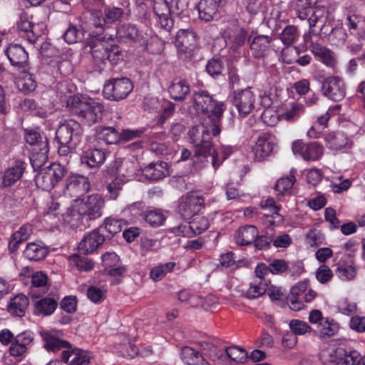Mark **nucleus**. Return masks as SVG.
I'll return each instance as SVG.
<instances>
[{"label":"nucleus","mask_w":365,"mask_h":365,"mask_svg":"<svg viewBox=\"0 0 365 365\" xmlns=\"http://www.w3.org/2000/svg\"><path fill=\"white\" fill-rule=\"evenodd\" d=\"M299 36L297 28L289 25L282 30L280 34V39L284 44L289 46L297 41Z\"/></svg>","instance_id":"nucleus-55"},{"label":"nucleus","mask_w":365,"mask_h":365,"mask_svg":"<svg viewBox=\"0 0 365 365\" xmlns=\"http://www.w3.org/2000/svg\"><path fill=\"white\" fill-rule=\"evenodd\" d=\"M117 38L125 43H140L143 44L146 39L143 34L135 25L123 24L116 30Z\"/></svg>","instance_id":"nucleus-23"},{"label":"nucleus","mask_w":365,"mask_h":365,"mask_svg":"<svg viewBox=\"0 0 365 365\" xmlns=\"http://www.w3.org/2000/svg\"><path fill=\"white\" fill-rule=\"evenodd\" d=\"M347 48L352 54H356L365 48V37L351 36L348 40Z\"/></svg>","instance_id":"nucleus-60"},{"label":"nucleus","mask_w":365,"mask_h":365,"mask_svg":"<svg viewBox=\"0 0 365 365\" xmlns=\"http://www.w3.org/2000/svg\"><path fill=\"white\" fill-rule=\"evenodd\" d=\"M29 304L28 297L23 294H19L11 299L7 310L13 316L22 317L24 316Z\"/></svg>","instance_id":"nucleus-38"},{"label":"nucleus","mask_w":365,"mask_h":365,"mask_svg":"<svg viewBox=\"0 0 365 365\" xmlns=\"http://www.w3.org/2000/svg\"><path fill=\"white\" fill-rule=\"evenodd\" d=\"M275 144V138L273 135L268 133L261 134L253 148L255 159L261 161L270 155Z\"/></svg>","instance_id":"nucleus-20"},{"label":"nucleus","mask_w":365,"mask_h":365,"mask_svg":"<svg viewBox=\"0 0 365 365\" xmlns=\"http://www.w3.org/2000/svg\"><path fill=\"white\" fill-rule=\"evenodd\" d=\"M143 173L148 179L158 181L169 175L168 164L165 162L150 163L144 168Z\"/></svg>","instance_id":"nucleus-32"},{"label":"nucleus","mask_w":365,"mask_h":365,"mask_svg":"<svg viewBox=\"0 0 365 365\" xmlns=\"http://www.w3.org/2000/svg\"><path fill=\"white\" fill-rule=\"evenodd\" d=\"M307 288V282H298L291 288L290 293L287 298V302L290 309L297 312L304 308V303L299 299V297L306 291Z\"/></svg>","instance_id":"nucleus-28"},{"label":"nucleus","mask_w":365,"mask_h":365,"mask_svg":"<svg viewBox=\"0 0 365 365\" xmlns=\"http://www.w3.org/2000/svg\"><path fill=\"white\" fill-rule=\"evenodd\" d=\"M346 34L342 28L332 29L329 35L331 43L335 46L343 45L346 41Z\"/></svg>","instance_id":"nucleus-58"},{"label":"nucleus","mask_w":365,"mask_h":365,"mask_svg":"<svg viewBox=\"0 0 365 365\" xmlns=\"http://www.w3.org/2000/svg\"><path fill=\"white\" fill-rule=\"evenodd\" d=\"M175 265V262H173L159 264L151 269L150 277L155 282L160 281L163 279L168 273L171 272Z\"/></svg>","instance_id":"nucleus-47"},{"label":"nucleus","mask_w":365,"mask_h":365,"mask_svg":"<svg viewBox=\"0 0 365 365\" xmlns=\"http://www.w3.org/2000/svg\"><path fill=\"white\" fill-rule=\"evenodd\" d=\"M324 96L334 101H339L346 96V86L342 78L332 76L326 78L322 86Z\"/></svg>","instance_id":"nucleus-14"},{"label":"nucleus","mask_w":365,"mask_h":365,"mask_svg":"<svg viewBox=\"0 0 365 365\" xmlns=\"http://www.w3.org/2000/svg\"><path fill=\"white\" fill-rule=\"evenodd\" d=\"M225 353L227 357L235 364L245 363L247 359L246 350L237 346L227 347Z\"/></svg>","instance_id":"nucleus-53"},{"label":"nucleus","mask_w":365,"mask_h":365,"mask_svg":"<svg viewBox=\"0 0 365 365\" xmlns=\"http://www.w3.org/2000/svg\"><path fill=\"white\" fill-rule=\"evenodd\" d=\"M62 361L67 365H88L91 356L87 351L71 346L63 351Z\"/></svg>","instance_id":"nucleus-24"},{"label":"nucleus","mask_w":365,"mask_h":365,"mask_svg":"<svg viewBox=\"0 0 365 365\" xmlns=\"http://www.w3.org/2000/svg\"><path fill=\"white\" fill-rule=\"evenodd\" d=\"M68 261L71 265L76 267L79 271L88 272L93 268V262L91 259L77 254L69 256Z\"/></svg>","instance_id":"nucleus-50"},{"label":"nucleus","mask_w":365,"mask_h":365,"mask_svg":"<svg viewBox=\"0 0 365 365\" xmlns=\"http://www.w3.org/2000/svg\"><path fill=\"white\" fill-rule=\"evenodd\" d=\"M361 356L357 351H346L344 349L341 365H361Z\"/></svg>","instance_id":"nucleus-64"},{"label":"nucleus","mask_w":365,"mask_h":365,"mask_svg":"<svg viewBox=\"0 0 365 365\" xmlns=\"http://www.w3.org/2000/svg\"><path fill=\"white\" fill-rule=\"evenodd\" d=\"M295 182L296 178L293 174H290L287 177H282L277 180L275 190L280 195H289Z\"/></svg>","instance_id":"nucleus-52"},{"label":"nucleus","mask_w":365,"mask_h":365,"mask_svg":"<svg viewBox=\"0 0 365 365\" xmlns=\"http://www.w3.org/2000/svg\"><path fill=\"white\" fill-rule=\"evenodd\" d=\"M180 355L185 365H211L198 351L190 346H184Z\"/></svg>","instance_id":"nucleus-35"},{"label":"nucleus","mask_w":365,"mask_h":365,"mask_svg":"<svg viewBox=\"0 0 365 365\" xmlns=\"http://www.w3.org/2000/svg\"><path fill=\"white\" fill-rule=\"evenodd\" d=\"M258 234V230L255 226L246 225L236 230L234 235V240L238 245H248L254 242Z\"/></svg>","instance_id":"nucleus-31"},{"label":"nucleus","mask_w":365,"mask_h":365,"mask_svg":"<svg viewBox=\"0 0 365 365\" xmlns=\"http://www.w3.org/2000/svg\"><path fill=\"white\" fill-rule=\"evenodd\" d=\"M204 203L201 195L190 192L180 198L178 210L184 219H190L202 210Z\"/></svg>","instance_id":"nucleus-8"},{"label":"nucleus","mask_w":365,"mask_h":365,"mask_svg":"<svg viewBox=\"0 0 365 365\" xmlns=\"http://www.w3.org/2000/svg\"><path fill=\"white\" fill-rule=\"evenodd\" d=\"M104 235L99 230H94L87 233L78 245V249L85 254L93 253L104 242Z\"/></svg>","instance_id":"nucleus-22"},{"label":"nucleus","mask_w":365,"mask_h":365,"mask_svg":"<svg viewBox=\"0 0 365 365\" xmlns=\"http://www.w3.org/2000/svg\"><path fill=\"white\" fill-rule=\"evenodd\" d=\"M210 226L209 220L201 215L196 216L191 222L174 227L171 232L176 235L191 237L207 230Z\"/></svg>","instance_id":"nucleus-13"},{"label":"nucleus","mask_w":365,"mask_h":365,"mask_svg":"<svg viewBox=\"0 0 365 365\" xmlns=\"http://www.w3.org/2000/svg\"><path fill=\"white\" fill-rule=\"evenodd\" d=\"M224 69L223 62L218 58L210 59L206 66V70L208 74L212 77L220 76Z\"/></svg>","instance_id":"nucleus-61"},{"label":"nucleus","mask_w":365,"mask_h":365,"mask_svg":"<svg viewBox=\"0 0 365 365\" xmlns=\"http://www.w3.org/2000/svg\"><path fill=\"white\" fill-rule=\"evenodd\" d=\"M104 151L97 148H90L85 150L81 156V162L90 168L99 167L106 160Z\"/></svg>","instance_id":"nucleus-37"},{"label":"nucleus","mask_w":365,"mask_h":365,"mask_svg":"<svg viewBox=\"0 0 365 365\" xmlns=\"http://www.w3.org/2000/svg\"><path fill=\"white\" fill-rule=\"evenodd\" d=\"M279 106L264 109L261 115V119L268 126H274L280 120L281 115L279 112Z\"/></svg>","instance_id":"nucleus-51"},{"label":"nucleus","mask_w":365,"mask_h":365,"mask_svg":"<svg viewBox=\"0 0 365 365\" xmlns=\"http://www.w3.org/2000/svg\"><path fill=\"white\" fill-rule=\"evenodd\" d=\"M199 345L200 349L203 352V354L207 356L212 361L220 360L224 354L223 351L207 341H200Z\"/></svg>","instance_id":"nucleus-49"},{"label":"nucleus","mask_w":365,"mask_h":365,"mask_svg":"<svg viewBox=\"0 0 365 365\" xmlns=\"http://www.w3.org/2000/svg\"><path fill=\"white\" fill-rule=\"evenodd\" d=\"M221 0H200L198 5L200 18L210 21L217 15Z\"/></svg>","instance_id":"nucleus-30"},{"label":"nucleus","mask_w":365,"mask_h":365,"mask_svg":"<svg viewBox=\"0 0 365 365\" xmlns=\"http://www.w3.org/2000/svg\"><path fill=\"white\" fill-rule=\"evenodd\" d=\"M292 150L294 155H299L306 161L319 160L324 155V147L317 142L305 143L297 140L292 143Z\"/></svg>","instance_id":"nucleus-11"},{"label":"nucleus","mask_w":365,"mask_h":365,"mask_svg":"<svg viewBox=\"0 0 365 365\" xmlns=\"http://www.w3.org/2000/svg\"><path fill=\"white\" fill-rule=\"evenodd\" d=\"M348 141L347 136L341 132L330 133L325 136L327 146L331 150H341L347 145Z\"/></svg>","instance_id":"nucleus-43"},{"label":"nucleus","mask_w":365,"mask_h":365,"mask_svg":"<svg viewBox=\"0 0 365 365\" xmlns=\"http://www.w3.org/2000/svg\"><path fill=\"white\" fill-rule=\"evenodd\" d=\"M158 25L165 31H170L174 25L171 17L170 3L168 0H150Z\"/></svg>","instance_id":"nucleus-12"},{"label":"nucleus","mask_w":365,"mask_h":365,"mask_svg":"<svg viewBox=\"0 0 365 365\" xmlns=\"http://www.w3.org/2000/svg\"><path fill=\"white\" fill-rule=\"evenodd\" d=\"M319 338L324 339L334 336L339 329V326L334 319L326 317L320 324L317 326Z\"/></svg>","instance_id":"nucleus-45"},{"label":"nucleus","mask_w":365,"mask_h":365,"mask_svg":"<svg viewBox=\"0 0 365 365\" xmlns=\"http://www.w3.org/2000/svg\"><path fill=\"white\" fill-rule=\"evenodd\" d=\"M48 253V247L42 242H30L24 251V257L30 261H40Z\"/></svg>","instance_id":"nucleus-36"},{"label":"nucleus","mask_w":365,"mask_h":365,"mask_svg":"<svg viewBox=\"0 0 365 365\" xmlns=\"http://www.w3.org/2000/svg\"><path fill=\"white\" fill-rule=\"evenodd\" d=\"M168 91L173 99L181 101L189 93L190 86L185 80L175 79L169 86Z\"/></svg>","instance_id":"nucleus-41"},{"label":"nucleus","mask_w":365,"mask_h":365,"mask_svg":"<svg viewBox=\"0 0 365 365\" xmlns=\"http://www.w3.org/2000/svg\"><path fill=\"white\" fill-rule=\"evenodd\" d=\"M328 20V11L323 7L316 8L309 18L310 32L318 35L323 29Z\"/></svg>","instance_id":"nucleus-29"},{"label":"nucleus","mask_w":365,"mask_h":365,"mask_svg":"<svg viewBox=\"0 0 365 365\" xmlns=\"http://www.w3.org/2000/svg\"><path fill=\"white\" fill-rule=\"evenodd\" d=\"M279 112L282 119L294 120L304 113V106L294 101H287L279 106Z\"/></svg>","instance_id":"nucleus-33"},{"label":"nucleus","mask_w":365,"mask_h":365,"mask_svg":"<svg viewBox=\"0 0 365 365\" xmlns=\"http://www.w3.org/2000/svg\"><path fill=\"white\" fill-rule=\"evenodd\" d=\"M231 99L239 115L245 117L255 109L257 96L252 88L248 87L235 91L231 95Z\"/></svg>","instance_id":"nucleus-6"},{"label":"nucleus","mask_w":365,"mask_h":365,"mask_svg":"<svg viewBox=\"0 0 365 365\" xmlns=\"http://www.w3.org/2000/svg\"><path fill=\"white\" fill-rule=\"evenodd\" d=\"M42 337L44 341V348L48 352L57 353L61 351V354H62L63 351L66 349H70L72 346L68 341L60 339L51 332H43L42 334Z\"/></svg>","instance_id":"nucleus-25"},{"label":"nucleus","mask_w":365,"mask_h":365,"mask_svg":"<svg viewBox=\"0 0 365 365\" xmlns=\"http://www.w3.org/2000/svg\"><path fill=\"white\" fill-rule=\"evenodd\" d=\"M351 36L365 37V19L353 14L346 17V23Z\"/></svg>","instance_id":"nucleus-40"},{"label":"nucleus","mask_w":365,"mask_h":365,"mask_svg":"<svg viewBox=\"0 0 365 365\" xmlns=\"http://www.w3.org/2000/svg\"><path fill=\"white\" fill-rule=\"evenodd\" d=\"M124 184L123 180L119 177H115L110 182H108L107 190L110 194V197L115 200L119 194L120 190Z\"/></svg>","instance_id":"nucleus-62"},{"label":"nucleus","mask_w":365,"mask_h":365,"mask_svg":"<svg viewBox=\"0 0 365 365\" xmlns=\"http://www.w3.org/2000/svg\"><path fill=\"white\" fill-rule=\"evenodd\" d=\"M24 138L31 146L30 161L34 170L41 168L48 160L49 151L47 137L36 129H25Z\"/></svg>","instance_id":"nucleus-4"},{"label":"nucleus","mask_w":365,"mask_h":365,"mask_svg":"<svg viewBox=\"0 0 365 365\" xmlns=\"http://www.w3.org/2000/svg\"><path fill=\"white\" fill-rule=\"evenodd\" d=\"M83 36L82 31L74 26H70L63 36L65 41L69 44L77 43L83 38Z\"/></svg>","instance_id":"nucleus-57"},{"label":"nucleus","mask_w":365,"mask_h":365,"mask_svg":"<svg viewBox=\"0 0 365 365\" xmlns=\"http://www.w3.org/2000/svg\"><path fill=\"white\" fill-rule=\"evenodd\" d=\"M25 167L21 162H17L16 165L8 168L1 176L0 186L6 187L14 185L23 175Z\"/></svg>","instance_id":"nucleus-27"},{"label":"nucleus","mask_w":365,"mask_h":365,"mask_svg":"<svg viewBox=\"0 0 365 365\" xmlns=\"http://www.w3.org/2000/svg\"><path fill=\"white\" fill-rule=\"evenodd\" d=\"M344 349L327 347L320 353V360L324 365H341Z\"/></svg>","instance_id":"nucleus-39"},{"label":"nucleus","mask_w":365,"mask_h":365,"mask_svg":"<svg viewBox=\"0 0 365 365\" xmlns=\"http://www.w3.org/2000/svg\"><path fill=\"white\" fill-rule=\"evenodd\" d=\"M90 190L88 179L82 175H71L66 180L64 194L71 197H78Z\"/></svg>","instance_id":"nucleus-19"},{"label":"nucleus","mask_w":365,"mask_h":365,"mask_svg":"<svg viewBox=\"0 0 365 365\" xmlns=\"http://www.w3.org/2000/svg\"><path fill=\"white\" fill-rule=\"evenodd\" d=\"M289 327L292 333L295 336L304 335L312 331L311 327L306 322L299 319H292L289 322Z\"/></svg>","instance_id":"nucleus-56"},{"label":"nucleus","mask_w":365,"mask_h":365,"mask_svg":"<svg viewBox=\"0 0 365 365\" xmlns=\"http://www.w3.org/2000/svg\"><path fill=\"white\" fill-rule=\"evenodd\" d=\"M23 73V77L19 81V86L26 92L33 91L36 87V83L34 76L29 72V66H26V71L24 69H19Z\"/></svg>","instance_id":"nucleus-54"},{"label":"nucleus","mask_w":365,"mask_h":365,"mask_svg":"<svg viewBox=\"0 0 365 365\" xmlns=\"http://www.w3.org/2000/svg\"><path fill=\"white\" fill-rule=\"evenodd\" d=\"M143 219L152 227H160L165 220V215L160 210H149L143 213Z\"/></svg>","instance_id":"nucleus-48"},{"label":"nucleus","mask_w":365,"mask_h":365,"mask_svg":"<svg viewBox=\"0 0 365 365\" xmlns=\"http://www.w3.org/2000/svg\"><path fill=\"white\" fill-rule=\"evenodd\" d=\"M249 36L248 31L244 29H238L234 31L232 35L226 38V42L233 51H237L243 46Z\"/></svg>","instance_id":"nucleus-42"},{"label":"nucleus","mask_w":365,"mask_h":365,"mask_svg":"<svg viewBox=\"0 0 365 365\" xmlns=\"http://www.w3.org/2000/svg\"><path fill=\"white\" fill-rule=\"evenodd\" d=\"M91 48V53L94 58L96 63L101 62L105 63L106 61V53L108 49V45L104 41L100 40V38L95 39L89 45Z\"/></svg>","instance_id":"nucleus-46"},{"label":"nucleus","mask_w":365,"mask_h":365,"mask_svg":"<svg viewBox=\"0 0 365 365\" xmlns=\"http://www.w3.org/2000/svg\"><path fill=\"white\" fill-rule=\"evenodd\" d=\"M16 29L20 34L31 43H34L46 29L43 22L34 24L26 14H22L16 22Z\"/></svg>","instance_id":"nucleus-10"},{"label":"nucleus","mask_w":365,"mask_h":365,"mask_svg":"<svg viewBox=\"0 0 365 365\" xmlns=\"http://www.w3.org/2000/svg\"><path fill=\"white\" fill-rule=\"evenodd\" d=\"M34 340L33 333L29 331H24L15 336L9 347V353L12 356L21 361L26 356L29 346Z\"/></svg>","instance_id":"nucleus-17"},{"label":"nucleus","mask_w":365,"mask_h":365,"mask_svg":"<svg viewBox=\"0 0 365 365\" xmlns=\"http://www.w3.org/2000/svg\"><path fill=\"white\" fill-rule=\"evenodd\" d=\"M69 110L77 115L88 125H92L101 119L104 110L99 101L83 95H76L68 101Z\"/></svg>","instance_id":"nucleus-3"},{"label":"nucleus","mask_w":365,"mask_h":365,"mask_svg":"<svg viewBox=\"0 0 365 365\" xmlns=\"http://www.w3.org/2000/svg\"><path fill=\"white\" fill-rule=\"evenodd\" d=\"M333 275L331 269L324 264L319 266L315 272L316 279L321 284H326L331 281Z\"/></svg>","instance_id":"nucleus-63"},{"label":"nucleus","mask_w":365,"mask_h":365,"mask_svg":"<svg viewBox=\"0 0 365 365\" xmlns=\"http://www.w3.org/2000/svg\"><path fill=\"white\" fill-rule=\"evenodd\" d=\"M81 124L75 120L61 121L56 131V138L59 144H78L82 134Z\"/></svg>","instance_id":"nucleus-5"},{"label":"nucleus","mask_w":365,"mask_h":365,"mask_svg":"<svg viewBox=\"0 0 365 365\" xmlns=\"http://www.w3.org/2000/svg\"><path fill=\"white\" fill-rule=\"evenodd\" d=\"M225 109V103L215 101L207 91L194 93L189 113L202 120L190 130L191 142L195 147V163L198 158L210 157L213 168L217 169L232 153V147L222 146L220 148L222 156H220L211 141V135L217 136L221 132L220 121Z\"/></svg>","instance_id":"nucleus-1"},{"label":"nucleus","mask_w":365,"mask_h":365,"mask_svg":"<svg viewBox=\"0 0 365 365\" xmlns=\"http://www.w3.org/2000/svg\"><path fill=\"white\" fill-rule=\"evenodd\" d=\"M272 38L269 36L259 35L255 36L250 43V49L256 58L265 56L270 48Z\"/></svg>","instance_id":"nucleus-26"},{"label":"nucleus","mask_w":365,"mask_h":365,"mask_svg":"<svg viewBox=\"0 0 365 365\" xmlns=\"http://www.w3.org/2000/svg\"><path fill=\"white\" fill-rule=\"evenodd\" d=\"M338 312L344 315L351 316L356 313L357 305L348 299H341L337 305Z\"/></svg>","instance_id":"nucleus-59"},{"label":"nucleus","mask_w":365,"mask_h":365,"mask_svg":"<svg viewBox=\"0 0 365 365\" xmlns=\"http://www.w3.org/2000/svg\"><path fill=\"white\" fill-rule=\"evenodd\" d=\"M58 299L50 295L34 299L33 301L34 314L38 317L51 316L58 307Z\"/></svg>","instance_id":"nucleus-21"},{"label":"nucleus","mask_w":365,"mask_h":365,"mask_svg":"<svg viewBox=\"0 0 365 365\" xmlns=\"http://www.w3.org/2000/svg\"><path fill=\"white\" fill-rule=\"evenodd\" d=\"M175 45L179 53L190 56L197 45L196 34L192 30L180 29L176 35Z\"/></svg>","instance_id":"nucleus-16"},{"label":"nucleus","mask_w":365,"mask_h":365,"mask_svg":"<svg viewBox=\"0 0 365 365\" xmlns=\"http://www.w3.org/2000/svg\"><path fill=\"white\" fill-rule=\"evenodd\" d=\"M133 86L127 78H115L105 83L103 93L108 100L120 101L132 91Z\"/></svg>","instance_id":"nucleus-7"},{"label":"nucleus","mask_w":365,"mask_h":365,"mask_svg":"<svg viewBox=\"0 0 365 365\" xmlns=\"http://www.w3.org/2000/svg\"><path fill=\"white\" fill-rule=\"evenodd\" d=\"M123 14V10L118 7L107 8L105 9L104 14L100 11H93L91 14L89 28L105 29L107 25L120 20Z\"/></svg>","instance_id":"nucleus-9"},{"label":"nucleus","mask_w":365,"mask_h":365,"mask_svg":"<svg viewBox=\"0 0 365 365\" xmlns=\"http://www.w3.org/2000/svg\"><path fill=\"white\" fill-rule=\"evenodd\" d=\"M104 199L99 194H92L86 200H73L66 212L63 214V220L73 226L83 222L96 220L103 215Z\"/></svg>","instance_id":"nucleus-2"},{"label":"nucleus","mask_w":365,"mask_h":365,"mask_svg":"<svg viewBox=\"0 0 365 365\" xmlns=\"http://www.w3.org/2000/svg\"><path fill=\"white\" fill-rule=\"evenodd\" d=\"M101 258L103 265L108 274L117 277L125 272V268L119 266V257L115 252H106Z\"/></svg>","instance_id":"nucleus-34"},{"label":"nucleus","mask_w":365,"mask_h":365,"mask_svg":"<svg viewBox=\"0 0 365 365\" xmlns=\"http://www.w3.org/2000/svg\"><path fill=\"white\" fill-rule=\"evenodd\" d=\"M64 176V169L59 165H53L46 172H41L36 177V184L43 190H51Z\"/></svg>","instance_id":"nucleus-15"},{"label":"nucleus","mask_w":365,"mask_h":365,"mask_svg":"<svg viewBox=\"0 0 365 365\" xmlns=\"http://www.w3.org/2000/svg\"><path fill=\"white\" fill-rule=\"evenodd\" d=\"M11 64L19 69L26 70L29 54L25 48L19 43H11L4 51Z\"/></svg>","instance_id":"nucleus-18"},{"label":"nucleus","mask_w":365,"mask_h":365,"mask_svg":"<svg viewBox=\"0 0 365 365\" xmlns=\"http://www.w3.org/2000/svg\"><path fill=\"white\" fill-rule=\"evenodd\" d=\"M96 138L107 144H114L118 141L119 133L113 127L101 126L96 128Z\"/></svg>","instance_id":"nucleus-44"}]
</instances>
